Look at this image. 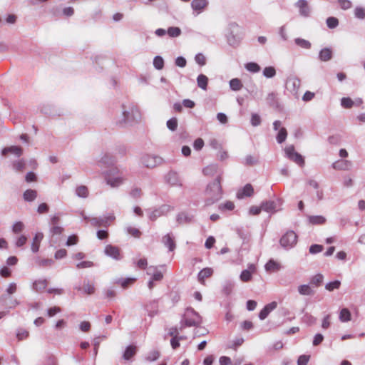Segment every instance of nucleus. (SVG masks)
I'll list each match as a JSON object with an SVG mask.
<instances>
[{
    "label": "nucleus",
    "mask_w": 365,
    "mask_h": 365,
    "mask_svg": "<svg viewBox=\"0 0 365 365\" xmlns=\"http://www.w3.org/2000/svg\"><path fill=\"white\" fill-rule=\"evenodd\" d=\"M339 320L341 322H347L351 320V312L347 308H343L339 313Z\"/></svg>",
    "instance_id": "obj_40"
},
{
    "label": "nucleus",
    "mask_w": 365,
    "mask_h": 365,
    "mask_svg": "<svg viewBox=\"0 0 365 365\" xmlns=\"http://www.w3.org/2000/svg\"><path fill=\"white\" fill-rule=\"evenodd\" d=\"M165 180L167 183L170 184L172 186H182V182L179 178L178 174L173 170L169 171L165 175Z\"/></svg>",
    "instance_id": "obj_11"
},
{
    "label": "nucleus",
    "mask_w": 365,
    "mask_h": 365,
    "mask_svg": "<svg viewBox=\"0 0 365 365\" xmlns=\"http://www.w3.org/2000/svg\"><path fill=\"white\" fill-rule=\"evenodd\" d=\"M171 207L168 205H163L158 208H155L153 210L148 211V217L150 220L155 221L158 217L165 215L171 210Z\"/></svg>",
    "instance_id": "obj_9"
},
{
    "label": "nucleus",
    "mask_w": 365,
    "mask_h": 365,
    "mask_svg": "<svg viewBox=\"0 0 365 365\" xmlns=\"http://www.w3.org/2000/svg\"><path fill=\"white\" fill-rule=\"evenodd\" d=\"M280 200H268L261 203L262 210L267 212H275L277 210V207L280 205Z\"/></svg>",
    "instance_id": "obj_13"
},
{
    "label": "nucleus",
    "mask_w": 365,
    "mask_h": 365,
    "mask_svg": "<svg viewBox=\"0 0 365 365\" xmlns=\"http://www.w3.org/2000/svg\"><path fill=\"white\" fill-rule=\"evenodd\" d=\"M178 125V119L175 117L171 118L166 123L168 128L171 131H175L177 130Z\"/></svg>",
    "instance_id": "obj_50"
},
{
    "label": "nucleus",
    "mask_w": 365,
    "mask_h": 365,
    "mask_svg": "<svg viewBox=\"0 0 365 365\" xmlns=\"http://www.w3.org/2000/svg\"><path fill=\"white\" fill-rule=\"evenodd\" d=\"M43 238V235L41 232L36 233L35 237L33 239V242L31 244V250L33 252L36 253L39 250V245L41 241Z\"/></svg>",
    "instance_id": "obj_26"
},
{
    "label": "nucleus",
    "mask_w": 365,
    "mask_h": 365,
    "mask_svg": "<svg viewBox=\"0 0 365 365\" xmlns=\"http://www.w3.org/2000/svg\"><path fill=\"white\" fill-rule=\"evenodd\" d=\"M76 194L80 197L86 198L88 195V190L85 185H80L76 189Z\"/></svg>",
    "instance_id": "obj_43"
},
{
    "label": "nucleus",
    "mask_w": 365,
    "mask_h": 365,
    "mask_svg": "<svg viewBox=\"0 0 365 365\" xmlns=\"http://www.w3.org/2000/svg\"><path fill=\"white\" fill-rule=\"evenodd\" d=\"M287 83L291 85L292 91L297 92L301 86V81L298 77H292L288 79Z\"/></svg>",
    "instance_id": "obj_41"
},
{
    "label": "nucleus",
    "mask_w": 365,
    "mask_h": 365,
    "mask_svg": "<svg viewBox=\"0 0 365 365\" xmlns=\"http://www.w3.org/2000/svg\"><path fill=\"white\" fill-rule=\"evenodd\" d=\"M170 37H178L181 34V29L179 27L171 26L167 31Z\"/></svg>",
    "instance_id": "obj_53"
},
{
    "label": "nucleus",
    "mask_w": 365,
    "mask_h": 365,
    "mask_svg": "<svg viewBox=\"0 0 365 365\" xmlns=\"http://www.w3.org/2000/svg\"><path fill=\"white\" fill-rule=\"evenodd\" d=\"M294 43L299 47L305 49H309L311 48L312 44L311 43L304 38H296L294 39Z\"/></svg>",
    "instance_id": "obj_42"
},
{
    "label": "nucleus",
    "mask_w": 365,
    "mask_h": 365,
    "mask_svg": "<svg viewBox=\"0 0 365 365\" xmlns=\"http://www.w3.org/2000/svg\"><path fill=\"white\" fill-rule=\"evenodd\" d=\"M341 286V282L339 280H334L333 282H328L325 285V289L329 292H332L334 289H338Z\"/></svg>",
    "instance_id": "obj_45"
},
{
    "label": "nucleus",
    "mask_w": 365,
    "mask_h": 365,
    "mask_svg": "<svg viewBox=\"0 0 365 365\" xmlns=\"http://www.w3.org/2000/svg\"><path fill=\"white\" fill-rule=\"evenodd\" d=\"M160 357V352L158 351L154 350L148 353V356L145 357V359L148 361H156Z\"/></svg>",
    "instance_id": "obj_59"
},
{
    "label": "nucleus",
    "mask_w": 365,
    "mask_h": 365,
    "mask_svg": "<svg viewBox=\"0 0 365 365\" xmlns=\"http://www.w3.org/2000/svg\"><path fill=\"white\" fill-rule=\"evenodd\" d=\"M24 228V225L22 222H16L14 224L12 227V231L14 233H19L21 232Z\"/></svg>",
    "instance_id": "obj_64"
},
{
    "label": "nucleus",
    "mask_w": 365,
    "mask_h": 365,
    "mask_svg": "<svg viewBox=\"0 0 365 365\" xmlns=\"http://www.w3.org/2000/svg\"><path fill=\"white\" fill-rule=\"evenodd\" d=\"M29 336V331L24 329H19L16 332V337L19 341L26 339Z\"/></svg>",
    "instance_id": "obj_62"
},
{
    "label": "nucleus",
    "mask_w": 365,
    "mask_h": 365,
    "mask_svg": "<svg viewBox=\"0 0 365 365\" xmlns=\"http://www.w3.org/2000/svg\"><path fill=\"white\" fill-rule=\"evenodd\" d=\"M235 208V205L231 201H227L225 203H222L219 205V210H232Z\"/></svg>",
    "instance_id": "obj_57"
},
{
    "label": "nucleus",
    "mask_w": 365,
    "mask_h": 365,
    "mask_svg": "<svg viewBox=\"0 0 365 365\" xmlns=\"http://www.w3.org/2000/svg\"><path fill=\"white\" fill-rule=\"evenodd\" d=\"M14 154L16 157H20L23 153V149L20 146L12 145L6 147L2 149L1 155H6L7 154Z\"/></svg>",
    "instance_id": "obj_18"
},
{
    "label": "nucleus",
    "mask_w": 365,
    "mask_h": 365,
    "mask_svg": "<svg viewBox=\"0 0 365 365\" xmlns=\"http://www.w3.org/2000/svg\"><path fill=\"white\" fill-rule=\"evenodd\" d=\"M96 290L93 283H91L88 280H84L83 284V294H93Z\"/></svg>",
    "instance_id": "obj_30"
},
{
    "label": "nucleus",
    "mask_w": 365,
    "mask_h": 365,
    "mask_svg": "<svg viewBox=\"0 0 365 365\" xmlns=\"http://www.w3.org/2000/svg\"><path fill=\"white\" fill-rule=\"evenodd\" d=\"M309 222L312 225H323L326 222V218L322 215L309 216Z\"/></svg>",
    "instance_id": "obj_38"
},
{
    "label": "nucleus",
    "mask_w": 365,
    "mask_h": 365,
    "mask_svg": "<svg viewBox=\"0 0 365 365\" xmlns=\"http://www.w3.org/2000/svg\"><path fill=\"white\" fill-rule=\"evenodd\" d=\"M267 272H275L280 269V264L274 259H269L264 266Z\"/></svg>",
    "instance_id": "obj_36"
},
{
    "label": "nucleus",
    "mask_w": 365,
    "mask_h": 365,
    "mask_svg": "<svg viewBox=\"0 0 365 365\" xmlns=\"http://www.w3.org/2000/svg\"><path fill=\"white\" fill-rule=\"evenodd\" d=\"M49 232L51 236L60 235L63 232V228L59 225H51Z\"/></svg>",
    "instance_id": "obj_55"
},
{
    "label": "nucleus",
    "mask_w": 365,
    "mask_h": 365,
    "mask_svg": "<svg viewBox=\"0 0 365 365\" xmlns=\"http://www.w3.org/2000/svg\"><path fill=\"white\" fill-rule=\"evenodd\" d=\"M302 321H303V322L307 324L308 325H312L315 323L316 318L314 317L310 314L306 313L304 314V316L302 317Z\"/></svg>",
    "instance_id": "obj_58"
},
{
    "label": "nucleus",
    "mask_w": 365,
    "mask_h": 365,
    "mask_svg": "<svg viewBox=\"0 0 365 365\" xmlns=\"http://www.w3.org/2000/svg\"><path fill=\"white\" fill-rule=\"evenodd\" d=\"M193 217V215L185 212H182L178 214L176 220L180 225L188 224L192 222Z\"/></svg>",
    "instance_id": "obj_22"
},
{
    "label": "nucleus",
    "mask_w": 365,
    "mask_h": 365,
    "mask_svg": "<svg viewBox=\"0 0 365 365\" xmlns=\"http://www.w3.org/2000/svg\"><path fill=\"white\" fill-rule=\"evenodd\" d=\"M218 165L216 164L210 165L203 169V173L205 175H213L217 170Z\"/></svg>",
    "instance_id": "obj_44"
},
{
    "label": "nucleus",
    "mask_w": 365,
    "mask_h": 365,
    "mask_svg": "<svg viewBox=\"0 0 365 365\" xmlns=\"http://www.w3.org/2000/svg\"><path fill=\"white\" fill-rule=\"evenodd\" d=\"M243 84L240 79L235 78L230 81V88L234 91H238L242 89Z\"/></svg>",
    "instance_id": "obj_37"
},
{
    "label": "nucleus",
    "mask_w": 365,
    "mask_h": 365,
    "mask_svg": "<svg viewBox=\"0 0 365 365\" xmlns=\"http://www.w3.org/2000/svg\"><path fill=\"white\" fill-rule=\"evenodd\" d=\"M324 280V276L322 274H317L314 276H312L310 279V284L318 287L322 285Z\"/></svg>",
    "instance_id": "obj_35"
},
{
    "label": "nucleus",
    "mask_w": 365,
    "mask_h": 365,
    "mask_svg": "<svg viewBox=\"0 0 365 365\" xmlns=\"http://www.w3.org/2000/svg\"><path fill=\"white\" fill-rule=\"evenodd\" d=\"M115 217L113 215L105 217H93L90 219L91 223L96 227H108L109 226V221L113 220Z\"/></svg>",
    "instance_id": "obj_14"
},
{
    "label": "nucleus",
    "mask_w": 365,
    "mask_h": 365,
    "mask_svg": "<svg viewBox=\"0 0 365 365\" xmlns=\"http://www.w3.org/2000/svg\"><path fill=\"white\" fill-rule=\"evenodd\" d=\"M277 306L276 302H272L269 304H267L264 307V308L259 313V318L261 320L265 319L269 314L274 310Z\"/></svg>",
    "instance_id": "obj_17"
},
{
    "label": "nucleus",
    "mask_w": 365,
    "mask_h": 365,
    "mask_svg": "<svg viewBox=\"0 0 365 365\" xmlns=\"http://www.w3.org/2000/svg\"><path fill=\"white\" fill-rule=\"evenodd\" d=\"M115 162L116 159L115 157L110 154H105L101 158V160L99 161V163L106 166H110L113 165L115 163Z\"/></svg>",
    "instance_id": "obj_31"
},
{
    "label": "nucleus",
    "mask_w": 365,
    "mask_h": 365,
    "mask_svg": "<svg viewBox=\"0 0 365 365\" xmlns=\"http://www.w3.org/2000/svg\"><path fill=\"white\" fill-rule=\"evenodd\" d=\"M256 271V267L254 264H250L247 269L243 270L240 276V279L244 282L251 280L252 274Z\"/></svg>",
    "instance_id": "obj_15"
},
{
    "label": "nucleus",
    "mask_w": 365,
    "mask_h": 365,
    "mask_svg": "<svg viewBox=\"0 0 365 365\" xmlns=\"http://www.w3.org/2000/svg\"><path fill=\"white\" fill-rule=\"evenodd\" d=\"M324 250V247L321 245L314 244L309 247V252L312 255H315L321 252Z\"/></svg>",
    "instance_id": "obj_60"
},
{
    "label": "nucleus",
    "mask_w": 365,
    "mask_h": 365,
    "mask_svg": "<svg viewBox=\"0 0 365 365\" xmlns=\"http://www.w3.org/2000/svg\"><path fill=\"white\" fill-rule=\"evenodd\" d=\"M118 173L117 168H112L105 172V178L108 185L112 187H118L123 182V178L120 177L113 178V175Z\"/></svg>",
    "instance_id": "obj_7"
},
{
    "label": "nucleus",
    "mask_w": 365,
    "mask_h": 365,
    "mask_svg": "<svg viewBox=\"0 0 365 365\" xmlns=\"http://www.w3.org/2000/svg\"><path fill=\"white\" fill-rule=\"evenodd\" d=\"M104 252L107 256L115 260H120L122 258L120 249L118 247L112 245H106L105 247Z\"/></svg>",
    "instance_id": "obj_12"
},
{
    "label": "nucleus",
    "mask_w": 365,
    "mask_h": 365,
    "mask_svg": "<svg viewBox=\"0 0 365 365\" xmlns=\"http://www.w3.org/2000/svg\"><path fill=\"white\" fill-rule=\"evenodd\" d=\"M37 197V192L35 190L28 189L23 194V198L26 202H32Z\"/></svg>",
    "instance_id": "obj_33"
},
{
    "label": "nucleus",
    "mask_w": 365,
    "mask_h": 365,
    "mask_svg": "<svg viewBox=\"0 0 365 365\" xmlns=\"http://www.w3.org/2000/svg\"><path fill=\"white\" fill-rule=\"evenodd\" d=\"M354 16L359 19H365V9L361 6H356L354 9Z\"/></svg>",
    "instance_id": "obj_54"
},
{
    "label": "nucleus",
    "mask_w": 365,
    "mask_h": 365,
    "mask_svg": "<svg viewBox=\"0 0 365 365\" xmlns=\"http://www.w3.org/2000/svg\"><path fill=\"white\" fill-rule=\"evenodd\" d=\"M123 115L124 123L138 120L140 117L138 108L135 106H131L126 109L125 106L123 105Z\"/></svg>",
    "instance_id": "obj_6"
},
{
    "label": "nucleus",
    "mask_w": 365,
    "mask_h": 365,
    "mask_svg": "<svg viewBox=\"0 0 365 365\" xmlns=\"http://www.w3.org/2000/svg\"><path fill=\"white\" fill-rule=\"evenodd\" d=\"M212 273L213 270L210 267L202 269L197 274L199 282H202L205 278L210 277Z\"/></svg>",
    "instance_id": "obj_32"
},
{
    "label": "nucleus",
    "mask_w": 365,
    "mask_h": 365,
    "mask_svg": "<svg viewBox=\"0 0 365 365\" xmlns=\"http://www.w3.org/2000/svg\"><path fill=\"white\" fill-rule=\"evenodd\" d=\"M354 104V102L349 97H344L341 99V105L344 108H351Z\"/></svg>",
    "instance_id": "obj_52"
},
{
    "label": "nucleus",
    "mask_w": 365,
    "mask_h": 365,
    "mask_svg": "<svg viewBox=\"0 0 365 365\" xmlns=\"http://www.w3.org/2000/svg\"><path fill=\"white\" fill-rule=\"evenodd\" d=\"M202 323V318L200 314L196 312L192 308L188 307L186 309L182 319L180 322V329L182 330L185 327H198Z\"/></svg>",
    "instance_id": "obj_2"
},
{
    "label": "nucleus",
    "mask_w": 365,
    "mask_h": 365,
    "mask_svg": "<svg viewBox=\"0 0 365 365\" xmlns=\"http://www.w3.org/2000/svg\"><path fill=\"white\" fill-rule=\"evenodd\" d=\"M295 6L299 9V14L304 17H308L310 14V8L306 0H299Z\"/></svg>",
    "instance_id": "obj_16"
},
{
    "label": "nucleus",
    "mask_w": 365,
    "mask_h": 365,
    "mask_svg": "<svg viewBox=\"0 0 365 365\" xmlns=\"http://www.w3.org/2000/svg\"><path fill=\"white\" fill-rule=\"evenodd\" d=\"M143 165L148 168H153L163 163V158L158 155H144L141 158Z\"/></svg>",
    "instance_id": "obj_8"
},
{
    "label": "nucleus",
    "mask_w": 365,
    "mask_h": 365,
    "mask_svg": "<svg viewBox=\"0 0 365 365\" xmlns=\"http://www.w3.org/2000/svg\"><path fill=\"white\" fill-rule=\"evenodd\" d=\"M254 193V189L250 184H247L244 187L237 192V197L242 199L245 197H250Z\"/></svg>",
    "instance_id": "obj_21"
},
{
    "label": "nucleus",
    "mask_w": 365,
    "mask_h": 365,
    "mask_svg": "<svg viewBox=\"0 0 365 365\" xmlns=\"http://www.w3.org/2000/svg\"><path fill=\"white\" fill-rule=\"evenodd\" d=\"M287 136V132L285 128H282L279 129V133L276 137L277 141L278 143H282L285 141Z\"/></svg>",
    "instance_id": "obj_46"
},
{
    "label": "nucleus",
    "mask_w": 365,
    "mask_h": 365,
    "mask_svg": "<svg viewBox=\"0 0 365 365\" xmlns=\"http://www.w3.org/2000/svg\"><path fill=\"white\" fill-rule=\"evenodd\" d=\"M221 180V175H219L213 182L208 184L205 191L207 196L205 201V206H210L222 198V190Z\"/></svg>",
    "instance_id": "obj_1"
},
{
    "label": "nucleus",
    "mask_w": 365,
    "mask_h": 365,
    "mask_svg": "<svg viewBox=\"0 0 365 365\" xmlns=\"http://www.w3.org/2000/svg\"><path fill=\"white\" fill-rule=\"evenodd\" d=\"M162 242L165 247H168L170 252H173L176 247L175 242L170 234L165 235L163 237Z\"/></svg>",
    "instance_id": "obj_24"
},
{
    "label": "nucleus",
    "mask_w": 365,
    "mask_h": 365,
    "mask_svg": "<svg viewBox=\"0 0 365 365\" xmlns=\"http://www.w3.org/2000/svg\"><path fill=\"white\" fill-rule=\"evenodd\" d=\"M266 102L269 106H271L272 108H279V102H278V98L277 97V93H275L274 92L269 93L267 95V96L266 98Z\"/></svg>",
    "instance_id": "obj_28"
},
{
    "label": "nucleus",
    "mask_w": 365,
    "mask_h": 365,
    "mask_svg": "<svg viewBox=\"0 0 365 365\" xmlns=\"http://www.w3.org/2000/svg\"><path fill=\"white\" fill-rule=\"evenodd\" d=\"M135 279L134 278L118 279L116 283L120 284L123 288H127L130 284L133 283Z\"/></svg>",
    "instance_id": "obj_49"
},
{
    "label": "nucleus",
    "mask_w": 365,
    "mask_h": 365,
    "mask_svg": "<svg viewBox=\"0 0 365 365\" xmlns=\"http://www.w3.org/2000/svg\"><path fill=\"white\" fill-rule=\"evenodd\" d=\"M245 68L252 73H257L260 71V66L255 62H250L245 64Z\"/></svg>",
    "instance_id": "obj_48"
},
{
    "label": "nucleus",
    "mask_w": 365,
    "mask_h": 365,
    "mask_svg": "<svg viewBox=\"0 0 365 365\" xmlns=\"http://www.w3.org/2000/svg\"><path fill=\"white\" fill-rule=\"evenodd\" d=\"M333 57V51L331 48H324L319 53V59L321 61L327 62Z\"/></svg>",
    "instance_id": "obj_20"
},
{
    "label": "nucleus",
    "mask_w": 365,
    "mask_h": 365,
    "mask_svg": "<svg viewBox=\"0 0 365 365\" xmlns=\"http://www.w3.org/2000/svg\"><path fill=\"white\" fill-rule=\"evenodd\" d=\"M298 292L301 295L312 296L315 291L311 288L310 284H302L298 287Z\"/></svg>",
    "instance_id": "obj_29"
},
{
    "label": "nucleus",
    "mask_w": 365,
    "mask_h": 365,
    "mask_svg": "<svg viewBox=\"0 0 365 365\" xmlns=\"http://www.w3.org/2000/svg\"><path fill=\"white\" fill-rule=\"evenodd\" d=\"M197 86L202 90L206 91L208 83V78L204 74H200L197 78Z\"/></svg>",
    "instance_id": "obj_34"
},
{
    "label": "nucleus",
    "mask_w": 365,
    "mask_h": 365,
    "mask_svg": "<svg viewBox=\"0 0 365 365\" xmlns=\"http://www.w3.org/2000/svg\"><path fill=\"white\" fill-rule=\"evenodd\" d=\"M145 308L148 312V316L150 317H153L158 314V303L157 300L150 301L145 306Z\"/></svg>",
    "instance_id": "obj_19"
},
{
    "label": "nucleus",
    "mask_w": 365,
    "mask_h": 365,
    "mask_svg": "<svg viewBox=\"0 0 365 365\" xmlns=\"http://www.w3.org/2000/svg\"><path fill=\"white\" fill-rule=\"evenodd\" d=\"M263 75L266 78H273L276 75V70L273 66L265 67L263 70Z\"/></svg>",
    "instance_id": "obj_51"
},
{
    "label": "nucleus",
    "mask_w": 365,
    "mask_h": 365,
    "mask_svg": "<svg viewBox=\"0 0 365 365\" xmlns=\"http://www.w3.org/2000/svg\"><path fill=\"white\" fill-rule=\"evenodd\" d=\"M47 287L46 279L36 280L33 284V289L36 292H40L45 289Z\"/></svg>",
    "instance_id": "obj_39"
},
{
    "label": "nucleus",
    "mask_w": 365,
    "mask_h": 365,
    "mask_svg": "<svg viewBox=\"0 0 365 365\" xmlns=\"http://www.w3.org/2000/svg\"><path fill=\"white\" fill-rule=\"evenodd\" d=\"M137 352V347L135 345H129L126 347L123 354V358L125 360H130L133 356L135 355Z\"/></svg>",
    "instance_id": "obj_27"
},
{
    "label": "nucleus",
    "mask_w": 365,
    "mask_h": 365,
    "mask_svg": "<svg viewBox=\"0 0 365 365\" xmlns=\"http://www.w3.org/2000/svg\"><path fill=\"white\" fill-rule=\"evenodd\" d=\"M25 162L23 160L15 161L13 163V168L16 171H22L25 168Z\"/></svg>",
    "instance_id": "obj_63"
},
{
    "label": "nucleus",
    "mask_w": 365,
    "mask_h": 365,
    "mask_svg": "<svg viewBox=\"0 0 365 365\" xmlns=\"http://www.w3.org/2000/svg\"><path fill=\"white\" fill-rule=\"evenodd\" d=\"M351 165V162L346 160H337L332 164V167L335 170H348Z\"/></svg>",
    "instance_id": "obj_23"
},
{
    "label": "nucleus",
    "mask_w": 365,
    "mask_h": 365,
    "mask_svg": "<svg viewBox=\"0 0 365 365\" xmlns=\"http://www.w3.org/2000/svg\"><path fill=\"white\" fill-rule=\"evenodd\" d=\"M147 274L152 275L151 279L154 281H160L163 277V273L158 270L156 267L153 266H150L148 268Z\"/></svg>",
    "instance_id": "obj_25"
},
{
    "label": "nucleus",
    "mask_w": 365,
    "mask_h": 365,
    "mask_svg": "<svg viewBox=\"0 0 365 365\" xmlns=\"http://www.w3.org/2000/svg\"><path fill=\"white\" fill-rule=\"evenodd\" d=\"M195 62L200 66H205L206 64V58L202 53H197L195 56Z\"/></svg>",
    "instance_id": "obj_61"
},
{
    "label": "nucleus",
    "mask_w": 365,
    "mask_h": 365,
    "mask_svg": "<svg viewBox=\"0 0 365 365\" xmlns=\"http://www.w3.org/2000/svg\"><path fill=\"white\" fill-rule=\"evenodd\" d=\"M153 66L157 70H161L164 67V60L160 56H156L153 59Z\"/></svg>",
    "instance_id": "obj_47"
},
{
    "label": "nucleus",
    "mask_w": 365,
    "mask_h": 365,
    "mask_svg": "<svg viewBox=\"0 0 365 365\" xmlns=\"http://www.w3.org/2000/svg\"><path fill=\"white\" fill-rule=\"evenodd\" d=\"M285 155L287 158L290 160L294 162L300 167H303L304 165V157L299 154V153L295 151L294 145H289L284 149Z\"/></svg>",
    "instance_id": "obj_5"
},
{
    "label": "nucleus",
    "mask_w": 365,
    "mask_h": 365,
    "mask_svg": "<svg viewBox=\"0 0 365 365\" xmlns=\"http://www.w3.org/2000/svg\"><path fill=\"white\" fill-rule=\"evenodd\" d=\"M238 25L232 22L228 25V33L227 34V41L230 46L233 47H237L239 46L241 38L237 34V30H238Z\"/></svg>",
    "instance_id": "obj_3"
},
{
    "label": "nucleus",
    "mask_w": 365,
    "mask_h": 365,
    "mask_svg": "<svg viewBox=\"0 0 365 365\" xmlns=\"http://www.w3.org/2000/svg\"><path fill=\"white\" fill-rule=\"evenodd\" d=\"M327 25L329 29H335L339 25V20L336 17H329L327 19Z\"/></svg>",
    "instance_id": "obj_56"
},
{
    "label": "nucleus",
    "mask_w": 365,
    "mask_h": 365,
    "mask_svg": "<svg viewBox=\"0 0 365 365\" xmlns=\"http://www.w3.org/2000/svg\"><path fill=\"white\" fill-rule=\"evenodd\" d=\"M209 5L208 0H192L190 6L195 16L199 15L207 9Z\"/></svg>",
    "instance_id": "obj_10"
},
{
    "label": "nucleus",
    "mask_w": 365,
    "mask_h": 365,
    "mask_svg": "<svg viewBox=\"0 0 365 365\" xmlns=\"http://www.w3.org/2000/svg\"><path fill=\"white\" fill-rule=\"evenodd\" d=\"M297 242V235L292 231H287L282 235L279 240V243L282 247L286 250L292 248Z\"/></svg>",
    "instance_id": "obj_4"
}]
</instances>
